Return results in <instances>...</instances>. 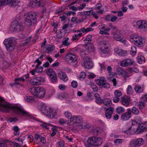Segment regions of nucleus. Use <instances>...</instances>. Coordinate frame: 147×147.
<instances>
[{
	"mask_svg": "<svg viewBox=\"0 0 147 147\" xmlns=\"http://www.w3.org/2000/svg\"><path fill=\"white\" fill-rule=\"evenodd\" d=\"M3 43L5 46L7 51H13L16 47L17 42L14 38H10L5 39L3 41Z\"/></svg>",
	"mask_w": 147,
	"mask_h": 147,
	"instance_id": "20e7f679",
	"label": "nucleus"
},
{
	"mask_svg": "<svg viewBox=\"0 0 147 147\" xmlns=\"http://www.w3.org/2000/svg\"><path fill=\"white\" fill-rule=\"evenodd\" d=\"M25 140V137L24 136H20L19 137L16 138L15 139L16 141L20 142L19 144H23V141Z\"/></svg>",
	"mask_w": 147,
	"mask_h": 147,
	"instance_id": "37998d69",
	"label": "nucleus"
},
{
	"mask_svg": "<svg viewBox=\"0 0 147 147\" xmlns=\"http://www.w3.org/2000/svg\"><path fill=\"white\" fill-rule=\"evenodd\" d=\"M64 39H65V40H63L62 42V45L65 46H69L70 44V42L68 41V40H69V38L68 37H67L65 38H64Z\"/></svg>",
	"mask_w": 147,
	"mask_h": 147,
	"instance_id": "58836bf2",
	"label": "nucleus"
},
{
	"mask_svg": "<svg viewBox=\"0 0 147 147\" xmlns=\"http://www.w3.org/2000/svg\"><path fill=\"white\" fill-rule=\"evenodd\" d=\"M11 26L12 28H13L14 30L15 31H22L23 30L22 26L19 24L17 21L12 23Z\"/></svg>",
	"mask_w": 147,
	"mask_h": 147,
	"instance_id": "dca6fc26",
	"label": "nucleus"
},
{
	"mask_svg": "<svg viewBox=\"0 0 147 147\" xmlns=\"http://www.w3.org/2000/svg\"><path fill=\"white\" fill-rule=\"evenodd\" d=\"M86 48L87 50L89 51H93L94 49L93 45L91 43H88L86 44Z\"/></svg>",
	"mask_w": 147,
	"mask_h": 147,
	"instance_id": "c756f323",
	"label": "nucleus"
},
{
	"mask_svg": "<svg viewBox=\"0 0 147 147\" xmlns=\"http://www.w3.org/2000/svg\"><path fill=\"white\" fill-rule=\"evenodd\" d=\"M134 63L133 61L130 59H127L122 61L120 63L121 65L123 67H126L132 65Z\"/></svg>",
	"mask_w": 147,
	"mask_h": 147,
	"instance_id": "f3484780",
	"label": "nucleus"
},
{
	"mask_svg": "<svg viewBox=\"0 0 147 147\" xmlns=\"http://www.w3.org/2000/svg\"><path fill=\"white\" fill-rule=\"evenodd\" d=\"M137 50L136 47L134 46L131 47L130 51V53L132 55H135L136 52Z\"/></svg>",
	"mask_w": 147,
	"mask_h": 147,
	"instance_id": "de8ad7c7",
	"label": "nucleus"
},
{
	"mask_svg": "<svg viewBox=\"0 0 147 147\" xmlns=\"http://www.w3.org/2000/svg\"><path fill=\"white\" fill-rule=\"evenodd\" d=\"M144 140L142 138L133 139L130 141L129 144V147H137L140 146L142 145L144 143Z\"/></svg>",
	"mask_w": 147,
	"mask_h": 147,
	"instance_id": "9b49d317",
	"label": "nucleus"
},
{
	"mask_svg": "<svg viewBox=\"0 0 147 147\" xmlns=\"http://www.w3.org/2000/svg\"><path fill=\"white\" fill-rule=\"evenodd\" d=\"M92 36L91 35H88L84 39V41L85 43H88V42L91 40Z\"/></svg>",
	"mask_w": 147,
	"mask_h": 147,
	"instance_id": "bf43d9fd",
	"label": "nucleus"
},
{
	"mask_svg": "<svg viewBox=\"0 0 147 147\" xmlns=\"http://www.w3.org/2000/svg\"><path fill=\"white\" fill-rule=\"evenodd\" d=\"M25 81V79L24 77H22L21 78H17L15 79V82L14 83V84L22 85L20 83V82H24Z\"/></svg>",
	"mask_w": 147,
	"mask_h": 147,
	"instance_id": "cd10ccee",
	"label": "nucleus"
},
{
	"mask_svg": "<svg viewBox=\"0 0 147 147\" xmlns=\"http://www.w3.org/2000/svg\"><path fill=\"white\" fill-rule=\"evenodd\" d=\"M11 0H0V7L11 2Z\"/></svg>",
	"mask_w": 147,
	"mask_h": 147,
	"instance_id": "49530a36",
	"label": "nucleus"
},
{
	"mask_svg": "<svg viewBox=\"0 0 147 147\" xmlns=\"http://www.w3.org/2000/svg\"><path fill=\"white\" fill-rule=\"evenodd\" d=\"M145 58L142 55L138 56L137 58V60L139 64H141L145 62Z\"/></svg>",
	"mask_w": 147,
	"mask_h": 147,
	"instance_id": "7c9ffc66",
	"label": "nucleus"
},
{
	"mask_svg": "<svg viewBox=\"0 0 147 147\" xmlns=\"http://www.w3.org/2000/svg\"><path fill=\"white\" fill-rule=\"evenodd\" d=\"M38 108L44 115L50 118H55L57 114L55 110L51 108L45 104L40 105Z\"/></svg>",
	"mask_w": 147,
	"mask_h": 147,
	"instance_id": "f03ea898",
	"label": "nucleus"
},
{
	"mask_svg": "<svg viewBox=\"0 0 147 147\" xmlns=\"http://www.w3.org/2000/svg\"><path fill=\"white\" fill-rule=\"evenodd\" d=\"M43 70V67L41 66H36L35 69L32 71V74L33 75H34L35 73H38L42 72Z\"/></svg>",
	"mask_w": 147,
	"mask_h": 147,
	"instance_id": "bb28decb",
	"label": "nucleus"
},
{
	"mask_svg": "<svg viewBox=\"0 0 147 147\" xmlns=\"http://www.w3.org/2000/svg\"><path fill=\"white\" fill-rule=\"evenodd\" d=\"M45 81L44 78L36 77L32 79L30 81V83L34 86L40 85L42 84Z\"/></svg>",
	"mask_w": 147,
	"mask_h": 147,
	"instance_id": "1a4fd4ad",
	"label": "nucleus"
},
{
	"mask_svg": "<svg viewBox=\"0 0 147 147\" xmlns=\"http://www.w3.org/2000/svg\"><path fill=\"white\" fill-rule=\"evenodd\" d=\"M125 111V109L121 107H117L116 110L115 111L118 114H121Z\"/></svg>",
	"mask_w": 147,
	"mask_h": 147,
	"instance_id": "f704fd0d",
	"label": "nucleus"
},
{
	"mask_svg": "<svg viewBox=\"0 0 147 147\" xmlns=\"http://www.w3.org/2000/svg\"><path fill=\"white\" fill-rule=\"evenodd\" d=\"M18 120V119L15 117H11L8 119V121L10 122H16Z\"/></svg>",
	"mask_w": 147,
	"mask_h": 147,
	"instance_id": "774afa93",
	"label": "nucleus"
},
{
	"mask_svg": "<svg viewBox=\"0 0 147 147\" xmlns=\"http://www.w3.org/2000/svg\"><path fill=\"white\" fill-rule=\"evenodd\" d=\"M46 73L50 77L55 75V71L51 69H49L47 70Z\"/></svg>",
	"mask_w": 147,
	"mask_h": 147,
	"instance_id": "ea45409f",
	"label": "nucleus"
},
{
	"mask_svg": "<svg viewBox=\"0 0 147 147\" xmlns=\"http://www.w3.org/2000/svg\"><path fill=\"white\" fill-rule=\"evenodd\" d=\"M13 112L16 114H19L23 116L28 117L31 119H34V118L29 113L27 112L24 109L19 107L13 106L12 107Z\"/></svg>",
	"mask_w": 147,
	"mask_h": 147,
	"instance_id": "39448f33",
	"label": "nucleus"
},
{
	"mask_svg": "<svg viewBox=\"0 0 147 147\" xmlns=\"http://www.w3.org/2000/svg\"><path fill=\"white\" fill-rule=\"evenodd\" d=\"M58 74L59 78L63 81L66 82L68 80V78L65 72L59 71Z\"/></svg>",
	"mask_w": 147,
	"mask_h": 147,
	"instance_id": "412c9836",
	"label": "nucleus"
},
{
	"mask_svg": "<svg viewBox=\"0 0 147 147\" xmlns=\"http://www.w3.org/2000/svg\"><path fill=\"white\" fill-rule=\"evenodd\" d=\"M82 34L81 33L74 34L72 36L71 40L76 41H78L79 38L82 36Z\"/></svg>",
	"mask_w": 147,
	"mask_h": 147,
	"instance_id": "c85d7f7f",
	"label": "nucleus"
},
{
	"mask_svg": "<svg viewBox=\"0 0 147 147\" xmlns=\"http://www.w3.org/2000/svg\"><path fill=\"white\" fill-rule=\"evenodd\" d=\"M131 130L132 129L131 131H133V134L134 133H136L137 134L139 133L138 132V126H135L134 125H132V127L131 128Z\"/></svg>",
	"mask_w": 147,
	"mask_h": 147,
	"instance_id": "79ce46f5",
	"label": "nucleus"
},
{
	"mask_svg": "<svg viewBox=\"0 0 147 147\" xmlns=\"http://www.w3.org/2000/svg\"><path fill=\"white\" fill-rule=\"evenodd\" d=\"M85 67L87 69L91 68L93 65V63L90 58H86L84 59L83 63Z\"/></svg>",
	"mask_w": 147,
	"mask_h": 147,
	"instance_id": "a211bd4d",
	"label": "nucleus"
},
{
	"mask_svg": "<svg viewBox=\"0 0 147 147\" xmlns=\"http://www.w3.org/2000/svg\"><path fill=\"white\" fill-rule=\"evenodd\" d=\"M117 70L118 75H122L124 78H128L130 76L128 72H125L124 70L120 68H117Z\"/></svg>",
	"mask_w": 147,
	"mask_h": 147,
	"instance_id": "aec40b11",
	"label": "nucleus"
},
{
	"mask_svg": "<svg viewBox=\"0 0 147 147\" xmlns=\"http://www.w3.org/2000/svg\"><path fill=\"white\" fill-rule=\"evenodd\" d=\"M100 129L99 128H94L91 131V132L93 133L94 135H97L100 132Z\"/></svg>",
	"mask_w": 147,
	"mask_h": 147,
	"instance_id": "a19ab883",
	"label": "nucleus"
},
{
	"mask_svg": "<svg viewBox=\"0 0 147 147\" xmlns=\"http://www.w3.org/2000/svg\"><path fill=\"white\" fill-rule=\"evenodd\" d=\"M144 86L136 84L134 88V90L137 94H140L143 91Z\"/></svg>",
	"mask_w": 147,
	"mask_h": 147,
	"instance_id": "5701e85b",
	"label": "nucleus"
},
{
	"mask_svg": "<svg viewBox=\"0 0 147 147\" xmlns=\"http://www.w3.org/2000/svg\"><path fill=\"white\" fill-rule=\"evenodd\" d=\"M71 85L73 88H76L78 86V83L76 81H73L71 83Z\"/></svg>",
	"mask_w": 147,
	"mask_h": 147,
	"instance_id": "338daca9",
	"label": "nucleus"
},
{
	"mask_svg": "<svg viewBox=\"0 0 147 147\" xmlns=\"http://www.w3.org/2000/svg\"><path fill=\"white\" fill-rule=\"evenodd\" d=\"M50 78L52 83L55 84L57 82V78L56 75L51 76L50 77Z\"/></svg>",
	"mask_w": 147,
	"mask_h": 147,
	"instance_id": "09e8293b",
	"label": "nucleus"
},
{
	"mask_svg": "<svg viewBox=\"0 0 147 147\" xmlns=\"http://www.w3.org/2000/svg\"><path fill=\"white\" fill-rule=\"evenodd\" d=\"M37 6L38 7H42L44 6L45 4V1L44 0H40L39 2L37 3Z\"/></svg>",
	"mask_w": 147,
	"mask_h": 147,
	"instance_id": "13d9d810",
	"label": "nucleus"
},
{
	"mask_svg": "<svg viewBox=\"0 0 147 147\" xmlns=\"http://www.w3.org/2000/svg\"><path fill=\"white\" fill-rule=\"evenodd\" d=\"M94 95L96 98V102L97 104H101L102 103L103 100L101 99L98 93L95 94Z\"/></svg>",
	"mask_w": 147,
	"mask_h": 147,
	"instance_id": "2f4dec72",
	"label": "nucleus"
},
{
	"mask_svg": "<svg viewBox=\"0 0 147 147\" xmlns=\"http://www.w3.org/2000/svg\"><path fill=\"white\" fill-rule=\"evenodd\" d=\"M124 133L127 134L128 135L133 134V131H131V128H129L128 130H125L123 131Z\"/></svg>",
	"mask_w": 147,
	"mask_h": 147,
	"instance_id": "6e6d98bb",
	"label": "nucleus"
},
{
	"mask_svg": "<svg viewBox=\"0 0 147 147\" xmlns=\"http://www.w3.org/2000/svg\"><path fill=\"white\" fill-rule=\"evenodd\" d=\"M114 111V108L111 107H109L106 109L105 114L106 118L108 119H110Z\"/></svg>",
	"mask_w": 147,
	"mask_h": 147,
	"instance_id": "6ab92c4d",
	"label": "nucleus"
},
{
	"mask_svg": "<svg viewBox=\"0 0 147 147\" xmlns=\"http://www.w3.org/2000/svg\"><path fill=\"white\" fill-rule=\"evenodd\" d=\"M46 49L48 51H52L54 50V47L51 45H49L46 47Z\"/></svg>",
	"mask_w": 147,
	"mask_h": 147,
	"instance_id": "864d4df0",
	"label": "nucleus"
},
{
	"mask_svg": "<svg viewBox=\"0 0 147 147\" xmlns=\"http://www.w3.org/2000/svg\"><path fill=\"white\" fill-rule=\"evenodd\" d=\"M127 111L126 112L123 113L121 115V119L123 121L127 120L131 117V109H128Z\"/></svg>",
	"mask_w": 147,
	"mask_h": 147,
	"instance_id": "2eb2a0df",
	"label": "nucleus"
},
{
	"mask_svg": "<svg viewBox=\"0 0 147 147\" xmlns=\"http://www.w3.org/2000/svg\"><path fill=\"white\" fill-rule=\"evenodd\" d=\"M138 37L139 36L135 34H132L130 36V38H131L130 41L133 42H134Z\"/></svg>",
	"mask_w": 147,
	"mask_h": 147,
	"instance_id": "c03bdc74",
	"label": "nucleus"
},
{
	"mask_svg": "<svg viewBox=\"0 0 147 147\" xmlns=\"http://www.w3.org/2000/svg\"><path fill=\"white\" fill-rule=\"evenodd\" d=\"M114 142L116 145L121 144L122 142V140L121 139H117L114 140Z\"/></svg>",
	"mask_w": 147,
	"mask_h": 147,
	"instance_id": "0e129e2a",
	"label": "nucleus"
},
{
	"mask_svg": "<svg viewBox=\"0 0 147 147\" xmlns=\"http://www.w3.org/2000/svg\"><path fill=\"white\" fill-rule=\"evenodd\" d=\"M77 56L73 53H68L65 56L66 60L71 62H75L77 60Z\"/></svg>",
	"mask_w": 147,
	"mask_h": 147,
	"instance_id": "ddd939ff",
	"label": "nucleus"
},
{
	"mask_svg": "<svg viewBox=\"0 0 147 147\" xmlns=\"http://www.w3.org/2000/svg\"><path fill=\"white\" fill-rule=\"evenodd\" d=\"M145 104L142 101H140L139 102L138 104V106L140 109H143L145 106Z\"/></svg>",
	"mask_w": 147,
	"mask_h": 147,
	"instance_id": "3c124183",
	"label": "nucleus"
},
{
	"mask_svg": "<svg viewBox=\"0 0 147 147\" xmlns=\"http://www.w3.org/2000/svg\"><path fill=\"white\" fill-rule=\"evenodd\" d=\"M11 109V107L0 97V109L4 112H9Z\"/></svg>",
	"mask_w": 147,
	"mask_h": 147,
	"instance_id": "6e6552de",
	"label": "nucleus"
},
{
	"mask_svg": "<svg viewBox=\"0 0 147 147\" xmlns=\"http://www.w3.org/2000/svg\"><path fill=\"white\" fill-rule=\"evenodd\" d=\"M126 92L127 94L129 95L132 94L134 90L132 87L131 85H129L126 89Z\"/></svg>",
	"mask_w": 147,
	"mask_h": 147,
	"instance_id": "c9c22d12",
	"label": "nucleus"
},
{
	"mask_svg": "<svg viewBox=\"0 0 147 147\" xmlns=\"http://www.w3.org/2000/svg\"><path fill=\"white\" fill-rule=\"evenodd\" d=\"M120 101L123 105L126 107L129 106L130 101V99L129 98L121 97Z\"/></svg>",
	"mask_w": 147,
	"mask_h": 147,
	"instance_id": "b1692460",
	"label": "nucleus"
},
{
	"mask_svg": "<svg viewBox=\"0 0 147 147\" xmlns=\"http://www.w3.org/2000/svg\"><path fill=\"white\" fill-rule=\"evenodd\" d=\"M64 114L65 115V117L68 119H71V118L72 117H71V113L68 111L65 112L64 113Z\"/></svg>",
	"mask_w": 147,
	"mask_h": 147,
	"instance_id": "052dcab7",
	"label": "nucleus"
},
{
	"mask_svg": "<svg viewBox=\"0 0 147 147\" xmlns=\"http://www.w3.org/2000/svg\"><path fill=\"white\" fill-rule=\"evenodd\" d=\"M33 97L30 96H26L25 98V100L28 102H31L34 101Z\"/></svg>",
	"mask_w": 147,
	"mask_h": 147,
	"instance_id": "603ef678",
	"label": "nucleus"
},
{
	"mask_svg": "<svg viewBox=\"0 0 147 147\" xmlns=\"http://www.w3.org/2000/svg\"><path fill=\"white\" fill-rule=\"evenodd\" d=\"M29 90L36 97L42 98L45 94V90L42 87H33L29 88Z\"/></svg>",
	"mask_w": 147,
	"mask_h": 147,
	"instance_id": "7ed1b4c3",
	"label": "nucleus"
},
{
	"mask_svg": "<svg viewBox=\"0 0 147 147\" xmlns=\"http://www.w3.org/2000/svg\"><path fill=\"white\" fill-rule=\"evenodd\" d=\"M131 111L133 114L135 115H138L139 113V110L135 107H133Z\"/></svg>",
	"mask_w": 147,
	"mask_h": 147,
	"instance_id": "a18cd8bd",
	"label": "nucleus"
},
{
	"mask_svg": "<svg viewBox=\"0 0 147 147\" xmlns=\"http://www.w3.org/2000/svg\"><path fill=\"white\" fill-rule=\"evenodd\" d=\"M93 30V29L90 27H88L86 28H82V32L83 33H87L90 31H92Z\"/></svg>",
	"mask_w": 147,
	"mask_h": 147,
	"instance_id": "8fccbe9b",
	"label": "nucleus"
},
{
	"mask_svg": "<svg viewBox=\"0 0 147 147\" xmlns=\"http://www.w3.org/2000/svg\"><path fill=\"white\" fill-rule=\"evenodd\" d=\"M136 24L138 27L140 29L146 28H147V23L144 21H138Z\"/></svg>",
	"mask_w": 147,
	"mask_h": 147,
	"instance_id": "4be33fe9",
	"label": "nucleus"
},
{
	"mask_svg": "<svg viewBox=\"0 0 147 147\" xmlns=\"http://www.w3.org/2000/svg\"><path fill=\"white\" fill-rule=\"evenodd\" d=\"M114 52L119 56L125 55L126 53L123 50L119 49L118 47H115L114 49Z\"/></svg>",
	"mask_w": 147,
	"mask_h": 147,
	"instance_id": "393cba45",
	"label": "nucleus"
},
{
	"mask_svg": "<svg viewBox=\"0 0 147 147\" xmlns=\"http://www.w3.org/2000/svg\"><path fill=\"white\" fill-rule=\"evenodd\" d=\"M111 100L107 98H105L103 100L102 102L107 106H110L111 104Z\"/></svg>",
	"mask_w": 147,
	"mask_h": 147,
	"instance_id": "72a5a7b5",
	"label": "nucleus"
},
{
	"mask_svg": "<svg viewBox=\"0 0 147 147\" xmlns=\"http://www.w3.org/2000/svg\"><path fill=\"white\" fill-rule=\"evenodd\" d=\"M88 144L92 146H99L102 142V139L100 137L93 136L88 138L87 140Z\"/></svg>",
	"mask_w": 147,
	"mask_h": 147,
	"instance_id": "0eeeda50",
	"label": "nucleus"
},
{
	"mask_svg": "<svg viewBox=\"0 0 147 147\" xmlns=\"http://www.w3.org/2000/svg\"><path fill=\"white\" fill-rule=\"evenodd\" d=\"M100 67L101 70L102 71L103 70L105 69L107 67V65L105 63H102L100 64Z\"/></svg>",
	"mask_w": 147,
	"mask_h": 147,
	"instance_id": "e2e57ef3",
	"label": "nucleus"
},
{
	"mask_svg": "<svg viewBox=\"0 0 147 147\" xmlns=\"http://www.w3.org/2000/svg\"><path fill=\"white\" fill-rule=\"evenodd\" d=\"M87 51H82L80 52L81 55L84 60L85 58H87V57H85L86 55H87Z\"/></svg>",
	"mask_w": 147,
	"mask_h": 147,
	"instance_id": "4d7b16f0",
	"label": "nucleus"
},
{
	"mask_svg": "<svg viewBox=\"0 0 147 147\" xmlns=\"http://www.w3.org/2000/svg\"><path fill=\"white\" fill-rule=\"evenodd\" d=\"M115 96L119 97L122 95L121 92L118 90H116L114 92Z\"/></svg>",
	"mask_w": 147,
	"mask_h": 147,
	"instance_id": "680f3d73",
	"label": "nucleus"
},
{
	"mask_svg": "<svg viewBox=\"0 0 147 147\" xmlns=\"http://www.w3.org/2000/svg\"><path fill=\"white\" fill-rule=\"evenodd\" d=\"M25 18V24L28 26H33L37 22V14L36 13L30 11L24 14Z\"/></svg>",
	"mask_w": 147,
	"mask_h": 147,
	"instance_id": "f257e3e1",
	"label": "nucleus"
},
{
	"mask_svg": "<svg viewBox=\"0 0 147 147\" xmlns=\"http://www.w3.org/2000/svg\"><path fill=\"white\" fill-rule=\"evenodd\" d=\"M98 28L100 30L105 31H109L110 30V28H108L107 26L105 24L99 25Z\"/></svg>",
	"mask_w": 147,
	"mask_h": 147,
	"instance_id": "473e14b6",
	"label": "nucleus"
},
{
	"mask_svg": "<svg viewBox=\"0 0 147 147\" xmlns=\"http://www.w3.org/2000/svg\"><path fill=\"white\" fill-rule=\"evenodd\" d=\"M138 127V131L139 133L144 132L147 130L146 128V127L143 124H141Z\"/></svg>",
	"mask_w": 147,
	"mask_h": 147,
	"instance_id": "e433bc0d",
	"label": "nucleus"
},
{
	"mask_svg": "<svg viewBox=\"0 0 147 147\" xmlns=\"http://www.w3.org/2000/svg\"><path fill=\"white\" fill-rule=\"evenodd\" d=\"M12 129L14 131V134L15 135L17 136L19 134L20 129L17 126H14Z\"/></svg>",
	"mask_w": 147,
	"mask_h": 147,
	"instance_id": "4c0bfd02",
	"label": "nucleus"
},
{
	"mask_svg": "<svg viewBox=\"0 0 147 147\" xmlns=\"http://www.w3.org/2000/svg\"><path fill=\"white\" fill-rule=\"evenodd\" d=\"M113 36V38L114 40L120 41L124 44L125 43L126 40L121 36L119 30L116 31L114 33Z\"/></svg>",
	"mask_w": 147,
	"mask_h": 147,
	"instance_id": "f8f14e48",
	"label": "nucleus"
},
{
	"mask_svg": "<svg viewBox=\"0 0 147 147\" xmlns=\"http://www.w3.org/2000/svg\"><path fill=\"white\" fill-rule=\"evenodd\" d=\"M86 76V74L84 72H82L80 73L79 78L80 79H84Z\"/></svg>",
	"mask_w": 147,
	"mask_h": 147,
	"instance_id": "69168bd1",
	"label": "nucleus"
},
{
	"mask_svg": "<svg viewBox=\"0 0 147 147\" xmlns=\"http://www.w3.org/2000/svg\"><path fill=\"white\" fill-rule=\"evenodd\" d=\"M82 118L80 116H74L71 118L70 122L68 123V124L71 125L74 123H77L78 126L80 128L85 129L87 127L86 125H83L82 124Z\"/></svg>",
	"mask_w": 147,
	"mask_h": 147,
	"instance_id": "423d86ee",
	"label": "nucleus"
},
{
	"mask_svg": "<svg viewBox=\"0 0 147 147\" xmlns=\"http://www.w3.org/2000/svg\"><path fill=\"white\" fill-rule=\"evenodd\" d=\"M134 43L138 47H142L144 45L145 40L142 37L139 36Z\"/></svg>",
	"mask_w": 147,
	"mask_h": 147,
	"instance_id": "4468645a",
	"label": "nucleus"
},
{
	"mask_svg": "<svg viewBox=\"0 0 147 147\" xmlns=\"http://www.w3.org/2000/svg\"><path fill=\"white\" fill-rule=\"evenodd\" d=\"M109 42L104 40L101 41L100 43V50L103 53H108L109 50Z\"/></svg>",
	"mask_w": 147,
	"mask_h": 147,
	"instance_id": "9d476101",
	"label": "nucleus"
},
{
	"mask_svg": "<svg viewBox=\"0 0 147 147\" xmlns=\"http://www.w3.org/2000/svg\"><path fill=\"white\" fill-rule=\"evenodd\" d=\"M90 86L92 90L94 92H97L98 90V88L94 83H92L90 84Z\"/></svg>",
	"mask_w": 147,
	"mask_h": 147,
	"instance_id": "5fc2aeb1",
	"label": "nucleus"
},
{
	"mask_svg": "<svg viewBox=\"0 0 147 147\" xmlns=\"http://www.w3.org/2000/svg\"><path fill=\"white\" fill-rule=\"evenodd\" d=\"M106 81L105 79L103 77H100L99 79L96 80V84L99 86H102L103 84L106 83Z\"/></svg>",
	"mask_w": 147,
	"mask_h": 147,
	"instance_id": "a878e982",
	"label": "nucleus"
}]
</instances>
